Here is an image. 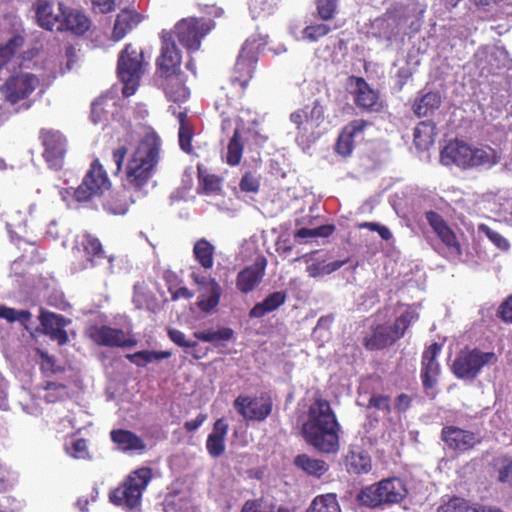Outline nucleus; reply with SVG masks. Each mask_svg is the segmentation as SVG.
I'll use <instances>...</instances> for the list:
<instances>
[{
	"mask_svg": "<svg viewBox=\"0 0 512 512\" xmlns=\"http://www.w3.org/2000/svg\"><path fill=\"white\" fill-rule=\"evenodd\" d=\"M260 45L255 40H246L243 44L233 68L228 87H222L223 95L218 96L215 108L219 112L221 128L227 131L239 117L242 108L239 100L253 77L258 62Z\"/></svg>",
	"mask_w": 512,
	"mask_h": 512,
	"instance_id": "nucleus-1",
	"label": "nucleus"
},
{
	"mask_svg": "<svg viewBox=\"0 0 512 512\" xmlns=\"http://www.w3.org/2000/svg\"><path fill=\"white\" fill-rule=\"evenodd\" d=\"M341 426L330 402L316 396L308 408L307 420L302 426L306 442L321 453H336L339 450Z\"/></svg>",
	"mask_w": 512,
	"mask_h": 512,
	"instance_id": "nucleus-2",
	"label": "nucleus"
},
{
	"mask_svg": "<svg viewBox=\"0 0 512 512\" xmlns=\"http://www.w3.org/2000/svg\"><path fill=\"white\" fill-rule=\"evenodd\" d=\"M161 139L156 132L147 133L128 160L125 186L142 191L151 180L160 159Z\"/></svg>",
	"mask_w": 512,
	"mask_h": 512,
	"instance_id": "nucleus-3",
	"label": "nucleus"
},
{
	"mask_svg": "<svg viewBox=\"0 0 512 512\" xmlns=\"http://www.w3.org/2000/svg\"><path fill=\"white\" fill-rule=\"evenodd\" d=\"M152 476V469L149 467H141L130 472L125 480L109 493L110 502L129 510L140 506L143 492Z\"/></svg>",
	"mask_w": 512,
	"mask_h": 512,
	"instance_id": "nucleus-4",
	"label": "nucleus"
},
{
	"mask_svg": "<svg viewBox=\"0 0 512 512\" xmlns=\"http://www.w3.org/2000/svg\"><path fill=\"white\" fill-rule=\"evenodd\" d=\"M145 65L143 50L132 43L126 44L119 53L117 75L124 84L122 94L125 97H129L136 92L144 74Z\"/></svg>",
	"mask_w": 512,
	"mask_h": 512,
	"instance_id": "nucleus-5",
	"label": "nucleus"
},
{
	"mask_svg": "<svg viewBox=\"0 0 512 512\" xmlns=\"http://www.w3.org/2000/svg\"><path fill=\"white\" fill-rule=\"evenodd\" d=\"M407 492V488L400 478L391 477L361 489L357 499L363 506L376 508L383 504L400 503L406 497Z\"/></svg>",
	"mask_w": 512,
	"mask_h": 512,
	"instance_id": "nucleus-6",
	"label": "nucleus"
},
{
	"mask_svg": "<svg viewBox=\"0 0 512 512\" xmlns=\"http://www.w3.org/2000/svg\"><path fill=\"white\" fill-rule=\"evenodd\" d=\"M111 181L99 159L90 164L81 184L74 190L73 197L77 202H88L103 197L110 191Z\"/></svg>",
	"mask_w": 512,
	"mask_h": 512,
	"instance_id": "nucleus-7",
	"label": "nucleus"
},
{
	"mask_svg": "<svg viewBox=\"0 0 512 512\" xmlns=\"http://www.w3.org/2000/svg\"><path fill=\"white\" fill-rule=\"evenodd\" d=\"M211 29V20L189 17L178 21L170 32L173 33V38H177L188 51H197L201 46V41Z\"/></svg>",
	"mask_w": 512,
	"mask_h": 512,
	"instance_id": "nucleus-8",
	"label": "nucleus"
},
{
	"mask_svg": "<svg viewBox=\"0 0 512 512\" xmlns=\"http://www.w3.org/2000/svg\"><path fill=\"white\" fill-rule=\"evenodd\" d=\"M496 361L494 352H483L478 348L462 350L452 364V372L459 379L473 380L485 365Z\"/></svg>",
	"mask_w": 512,
	"mask_h": 512,
	"instance_id": "nucleus-9",
	"label": "nucleus"
},
{
	"mask_svg": "<svg viewBox=\"0 0 512 512\" xmlns=\"http://www.w3.org/2000/svg\"><path fill=\"white\" fill-rule=\"evenodd\" d=\"M160 39V54L156 59L157 73L163 80H169L171 77L178 78V74H182V54L175 43L173 33L163 30Z\"/></svg>",
	"mask_w": 512,
	"mask_h": 512,
	"instance_id": "nucleus-10",
	"label": "nucleus"
},
{
	"mask_svg": "<svg viewBox=\"0 0 512 512\" xmlns=\"http://www.w3.org/2000/svg\"><path fill=\"white\" fill-rule=\"evenodd\" d=\"M85 335L89 340L100 347L130 348L137 344V341L123 329L104 324L90 325L87 327Z\"/></svg>",
	"mask_w": 512,
	"mask_h": 512,
	"instance_id": "nucleus-11",
	"label": "nucleus"
},
{
	"mask_svg": "<svg viewBox=\"0 0 512 512\" xmlns=\"http://www.w3.org/2000/svg\"><path fill=\"white\" fill-rule=\"evenodd\" d=\"M39 140L43 147V157L48 166L56 170L60 169L68 146L65 135L53 128H42L39 131Z\"/></svg>",
	"mask_w": 512,
	"mask_h": 512,
	"instance_id": "nucleus-12",
	"label": "nucleus"
},
{
	"mask_svg": "<svg viewBox=\"0 0 512 512\" xmlns=\"http://www.w3.org/2000/svg\"><path fill=\"white\" fill-rule=\"evenodd\" d=\"M233 405L244 420L263 422L272 413L273 400L268 393H261L254 397L239 395Z\"/></svg>",
	"mask_w": 512,
	"mask_h": 512,
	"instance_id": "nucleus-13",
	"label": "nucleus"
},
{
	"mask_svg": "<svg viewBox=\"0 0 512 512\" xmlns=\"http://www.w3.org/2000/svg\"><path fill=\"white\" fill-rule=\"evenodd\" d=\"M425 219L437 235L442 244L446 247L449 256L460 258L462 248L457 239L455 232L448 225L446 220L438 212L429 210L425 212Z\"/></svg>",
	"mask_w": 512,
	"mask_h": 512,
	"instance_id": "nucleus-14",
	"label": "nucleus"
},
{
	"mask_svg": "<svg viewBox=\"0 0 512 512\" xmlns=\"http://www.w3.org/2000/svg\"><path fill=\"white\" fill-rule=\"evenodd\" d=\"M41 332L56 341L59 346L65 345L69 341L68 333L65 327L71 323L70 319L61 314L49 312L41 308L38 316Z\"/></svg>",
	"mask_w": 512,
	"mask_h": 512,
	"instance_id": "nucleus-15",
	"label": "nucleus"
},
{
	"mask_svg": "<svg viewBox=\"0 0 512 512\" xmlns=\"http://www.w3.org/2000/svg\"><path fill=\"white\" fill-rule=\"evenodd\" d=\"M441 439L453 451L464 453L481 443V439L472 431L451 425L441 430Z\"/></svg>",
	"mask_w": 512,
	"mask_h": 512,
	"instance_id": "nucleus-16",
	"label": "nucleus"
},
{
	"mask_svg": "<svg viewBox=\"0 0 512 512\" xmlns=\"http://www.w3.org/2000/svg\"><path fill=\"white\" fill-rule=\"evenodd\" d=\"M440 351L441 346L434 342L429 345L422 354L420 378L426 392L433 389L437 384V378L440 374V365L437 361V357Z\"/></svg>",
	"mask_w": 512,
	"mask_h": 512,
	"instance_id": "nucleus-17",
	"label": "nucleus"
},
{
	"mask_svg": "<svg viewBox=\"0 0 512 512\" xmlns=\"http://www.w3.org/2000/svg\"><path fill=\"white\" fill-rule=\"evenodd\" d=\"M325 119V110L319 100H315L312 106H305L302 109L291 113L290 120L298 130L313 132L320 127Z\"/></svg>",
	"mask_w": 512,
	"mask_h": 512,
	"instance_id": "nucleus-18",
	"label": "nucleus"
},
{
	"mask_svg": "<svg viewBox=\"0 0 512 512\" xmlns=\"http://www.w3.org/2000/svg\"><path fill=\"white\" fill-rule=\"evenodd\" d=\"M31 90L32 75L29 73L12 75L0 86L1 94L11 104H16L25 99Z\"/></svg>",
	"mask_w": 512,
	"mask_h": 512,
	"instance_id": "nucleus-19",
	"label": "nucleus"
},
{
	"mask_svg": "<svg viewBox=\"0 0 512 512\" xmlns=\"http://www.w3.org/2000/svg\"><path fill=\"white\" fill-rule=\"evenodd\" d=\"M58 11L62 17L58 31L65 30L81 36L90 29L91 21L82 11L65 7L61 2L58 3Z\"/></svg>",
	"mask_w": 512,
	"mask_h": 512,
	"instance_id": "nucleus-20",
	"label": "nucleus"
},
{
	"mask_svg": "<svg viewBox=\"0 0 512 512\" xmlns=\"http://www.w3.org/2000/svg\"><path fill=\"white\" fill-rule=\"evenodd\" d=\"M266 259L257 261L242 269L236 277V288L244 294L253 291L262 281L265 275Z\"/></svg>",
	"mask_w": 512,
	"mask_h": 512,
	"instance_id": "nucleus-21",
	"label": "nucleus"
},
{
	"mask_svg": "<svg viewBox=\"0 0 512 512\" xmlns=\"http://www.w3.org/2000/svg\"><path fill=\"white\" fill-rule=\"evenodd\" d=\"M471 146L464 141H450L441 151L440 158L444 165L455 164L461 168H469Z\"/></svg>",
	"mask_w": 512,
	"mask_h": 512,
	"instance_id": "nucleus-22",
	"label": "nucleus"
},
{
	"mask_svg": "<svg viewBox=\"0 0 512 512\" xmlns=\"http://www.w3.org/2000/svg\"><path fill=\"white\" fill-rule=\"evenodd\" d=\"M378 91L374 90L364 78H356L355 105L367 112H378L382 108Z\"/></svg>",
	"mask_w": 512,
	"mask_h": 512,
	"instance_id": "nucleus-23",
	"label": "nucleus"
},
{
	"mask_svg": "<svg viewBox=\"0 0 512 512\" xmlns=\"http://www.w3.org/2000/svg\"><path fill=\"white\" fill-rule=\"evenodd\" d=\"M111 441L118 450L124 453L143 452L146 450V443L136 433L126 429H114L110 432Z\"/></svg>",
	"mask_w": 512,
	"mask_h": 512,
	"instance_id": "nucleus-24",
	"label": "nucleus"
},
{
	"mask_svg": "<svg viewBox=\"0 0 512 512\" xmlns=\"http://www.w3.org/2000/svg\"><path fill=\"white\" fill-rule=\"evenodd\" d=\"M142 16L135 10L122 9L116 16L111 38L118 42L122 40L141 22Z\"/></svg>",
	"mask_w": 512,
	"mask_h": 512,
	"instance_id": "nucleus-25",
	"label": "nucleus"
},
{
	"mask_svg": "<svg viewBox=\"0 0 512 512\" xmlns=\"http://www.w3.org/2000/svg\"><path fill=\"white\" fill-rule=\"evenodd\" d=\"M228 429L229 426L224 418H219L214 422L212 432L206 440V449L211 457L218 458L224 453Z\"/></svg>",
	"mask_w": 512,
	"mask_h": 512,
	"instance_id": "nucleus-26",
	"label": "nucleus"
},
{
	"mask_svg": "<svg viewBox=\"0 0 512 512\" xmlns=\"http://www.w3.org/2000/svg\"><path fill=\"white\" fill-rule=\"evenodd\" d=\"M442 97L438 91H429L418 95L413 104L412 111L418 118L431 117L440 108Z\"/></svg>",
	"mask_w": 512,
	"mask_h": 512,
	"instance_id": "nucleus-27",
	"label": "nucleus"
},
{
	"mask_svg": "<svg viewBox=\"0 0 512 512\" xmlns=\"http://www.w3.org/2000/svg\"><path fill=\"white\" fill-rule=\"evenodd\" d=\"M399 339L401 337L396 334L393 325H378L372 335L366 339L365 346L370 350H380L393 345Z\"/></svg>",
	"mask_w": 512,
	"mask_h": 512,
	"instance_id": "nucleus-28",
	"label": "nucleus"
},
{
	"mask_svg": "<svg viewBox=\"0 0 512 512\" xmlns=\"http://www.w3.org/2000/svg\"><path fill=\"white\" fill-rule=\"evenodd\" d=\"M80 246L83 250L84 258L92 267L106 258L102 243L96 236L90 233H84L82 235Z\"/></svg>",
	"mask_w": 512,
	"mask_h": 512,
	"instance_id": "nucleus-29",
	"label": "nucleus"
},
{
	"mask_svg": "<svg viewBox=\"0 0 512 512\" xmlns=\"http://www.w3.org/2000/svg\"><path fill=\"white\" fill-rule=\"evenodd\" d=\"M287 298V294L284 291H275L269 294L262 302L257 303L250 310L249 316L251 318H261L267 313L273 312L282 306Z\"/></svg>",
	"mask_w": 512,
	"mask_h": 512,
	"instance_id": "nucleus-30",
	"label": "nucleus"
},
{
	"mask_svg": "<svg viewBox=\"0 0 512 512\" xmlns=\"http://www.w3.org/2000/svg\"><path fill=\"white\" fill-rule=\"evenodd\" d=\"M179 122L178 141L182 151L187 154L193 153L192 139L194 137V126L187 112L179 111L176 114Z\"/></svg>",
	"mask_w": 512,
	"mask_h": 512,
	"instance_id": "nucleus-31",
	"label": "nucleus"
},
{
	"mask_svg": "<svg viewBox=\"0 0 512 512\" xmlns=\"http://www.w3.org/2000/svg\"><path fill=\"white\" fill-rule=\"evenodd\" d=\"M470 159L471 160H469V168H490L499 162L500 156L497 153V151L490 146H486L483 148H473L471 146Z\"/></svg>",
	"mask_w": 512,
	"mask_h": 512,
	"instance_id": "nucleus-32",
	"label": "nucleus"
},
{
	"mask_svg": "<svg viewBox=\"0 0 512 512\" xmlns=\"http://www.w3.org/2000/svg\"><path fill=\"white\" fill-rule=\"evenodd\" d=\"M297 468L303 470L307 475L320 478L329 469V465L320 459H315L307 454L297 455L294 459Z\"/></svg>",
	"mask_w": 512,
	"mask_h": 512,
	"instance_id": "nucleus-33",
	"label": "nucleus"
},
{
	"mask_svg": "<svg viewBox=\"0 0 512 512\" xmlns=\"http://www.w3.org/2000/svg\"><path fill=\"white\" fill-rule=\"evenodd\" d=\"M209 295L202 293L198 297L197 306L205 313H209L214 310L220 302L222 295V288L215 278H209L208 280Z\"/></svg>",
	"mask_w": 512,
	"mask_h": 512,
	"instance_id": "nucleus-34",
	"label": "nucleus"
},
{
	"mask_svg": "<svg viewBox=\"0 0 512 512\" xmlns=\"http://www.w3.org/2000/svg\"><path fill=\"white\" fill-rule=\"evenodd\" d=\"M36 18L39 26L52 31L61 22V13H54L53 5L49 2L39 1L36 10Z\"/></svg>",
	"mask_w": 512,
	"mask_h": 512,
	"instance_id": "nucleus-35",
	"label": "nucleus"
},
{
	"mask_svg": "<svg viewBox=\"0 0 512 512\" xmlns=\"http://www.w3.org/2000/svg\"><path fill=\"white\" fill-rule=\"evenodd\" d=\"M115 102L112 98L101 96L97 98L91 105L90 118L94 124L104 123L108 121L109 116L113 113Z\"/></svg>",
	"mask_w": 512,
	"mask_h": 512,
	"instance_id": "nucleus-36",
	"label": "nucleus"
},
{
	"mask_svg": "<svg viewBox=\"0 0 512 512\" xmlns=\"http://www.w3.org/2000/svg\"><path fill=\"white\" fill-rule=\"evenodd\" d=\"M176 77H171L169 80H164V91L168 98L174 102L185 101L189 95V89L184 84L182 74Z\"/></svg>",
	"mask_w": 512,
	"mask_h": 512,
	"instance_id": "nucleus-37",
	"label": "nucleus"
},
{
	"mask_svg": "<svg viewBox=\"0 0 512 512\" xmlns=\"http://www.w3.org/2000/svg\"><path fill=\"white\" fill-rule=\"evenodd\" d=\"M214 246L205 238H201L194 244L193 255L204 269H210L214 264Z\"/></svg>",
	"mask_w": 512,
	"mask_h": 512,
	"instance_id": "nucleus-38",
	"label": "nucleus"
},
{
	"mask_svg": "<svg viewBox=\"0 0 512 512\" xmlns=\"http://www.w3.org/2000/svg\"><path fill=\"white\" fill-rule=\"evenodd\" d=\"M306 512H341L337 495L327 493L317 495L310 503Z\"/></svg>",
	"mask_w": 512,
	"mask_h": 512,
	"instance_id": "nucleus-39",
	"label": "nucleus"
},
{
	"mask_svg": "<svg viewBox=\"0 0 512 512\" xmlns=\"http://www.w3.org/2000/svg\"><path fill=\"white\" fill-rule=\"evenodd\" d=\"M171 355L170 351L141 350L127 354L126 358L137 367H145L149 363L168 359Z\"/></svg>",
	"mask_w": 512,
	"mask_h": 512,
	"instance_id": "nucleus-40",
	"label": "nucleus"
},
{
	"mask_svg": "<svg viewBox=\"0 0 512 512\" xmlns=\"http://www.w3.org/2000/svg\"><path fill=\"white\" fill-rule=\"evenodd\" d=\"M104 209L115 215H123L129 208L125 191L109 192L102 203Z\"/></svg>",
	"mask_w": 512,
	"mask_h": 512,
	"instance_id": "nucleus-41",
	"label": "nucleus"
},
{
	"mask_svg": "<svg viewBox=\"0 0 512 512\" xmlns=\"http://www.w3.org/2000/svg\"><path fill=\"white\" fill-rule=\"evenodd\" d=\"M419 319V313L414 305H405L404 310L396 317L392 324L396 334L401 338L408 328Z\"/></svg>",
	"mask_w": 512,
	"mask_h": 512,
	"instance_id": "nucleus-42",
	"label": "nucleus"
},
{
	"mask_svg": "<svg viewBox=\"0 0 512 512\" xmlns=\"http://www.w3.org/2000/svg\"><path fill=\"white\" fill-rule=\"evenodd\" d=\"M24 38L14 35L4 44L0 45V71L11 61L14 55L23 47Z\"/></svg>",
	"mask_w": 512,
	"mask_h": 512,
	"instance_id": "nucleus-43",
	"label": "nucleus"
},
{
	"mask_svg": "<svg viewBox=\"0 0 512 512\" xmlns=\"http://www.w3.org/2000/svg\"><path fill=\"white\" fill-rule=\"evenodd\" d=\"M194 337L203 342L217 344L219 342L230 341L234 337V331L230 327H221L217 331H196Z\"/></svg>",
	"mask_w": 512,
	"mask_h": 512,
	"instance_id": "nucleus-44",
	"label": "nucleus"
},
{
	"mask_svg": "<svg viewBox=\"0 0 512 512\" xmlns=\"http://www.w3.org/2000/svg\"><path fill=\"white\" fill-rule=\"evenodd\" d=\"M497 481L512 488V457L501 456L493 460Z\"/></svg>",
	"mask_w": 512,
	"mask_h": 512,
	"instance_id": "nucleus-45",
	"label": "nucleus"
},
{
	"mask_svg": "<svg viewBox=\"0 0 512 512\" xmlns=\"http://www.w3.org/2000/svg\"><path fill=\"white\" fill-rule=\"evenodd\" d=\"M243 148L240 131L235 129L227 146L226 163L230 166L238 165L242 158Z\"/></svg>",
	"mask_w": 512,
	"mask_h": 512,
	"instance_id": "nucleus-46",
	"label": "nucleus"
},
{
	"mask_svg": "<svg viewBox=\"0 0 512 512\" xmlns=\"http://www.w3.org/2000/svg\"><path fill=\"white\" fill-rule=\"evenodd\" d=\"M249 11L254 19H265L274 14L276 3L274 0H249Z\"/></svg>",
	"mask_w": 512,
	"mask_h": 512,
	"instance_id": "nucleus-47",
	"label": "nucleus"
},
{
	"mask_svg": "<svg viewBox=\"0 0 512 512\" xmlns=\"http://www.w3.org/2000/svg\"><path fill=\"white\" fill-rule=\"evenodd\" d=\"M0 319H5L9 323L19 322L28 330L27 324L30 322L31 313L28 310H17L0 305Z\"/></svg>",
	"mask_w": 512,
	"mask_h": 512,
	"instance_id": "nucleus-48",
	"label": "nucleus"
},
{
	"mask_svg": "<svg viewBox=\"0 0 512 512\" xmlns=\"http://www.w3.org/2000/svg\"><path fill=\"white\" fill-rule=\"evenodd\" d=\"M427 129L432 131L433 127L425 121L420 122L414 129L413 141L415 146L420 150H426L433 144L432 135L426 132Z\"/></svg>",
	"mask_w": 512,
	"mask_h": 512,
	"instance_id": "nucleus-49",
	"label": "nucleus"
},
{
	"mask_svg": "<svg viewBox=\"0 0 512 512\" xmlns=\"http://www.w3.org/2000/svg\"><path fill=\"white\" fill-rule=\"evenodd\" d=\"M470 510V501L459 496L443 500L437 508V512H470Z\"/></svg>",
	"mask_w": 512,
	"mask_h": 512,
	"instance_id": "nucleus-50",
	"label": "nucleus"
},
{
	"mask_svg": "<svg viewBox=\"0 0 512 512\" xmlns=\"http://www.w3.org/2000/svg\"><path fill=\"white\" fill-rule=\"evenodd\" d=\"M479 231L484 235L500 250L508 251L510 249L509 241L497 231L491 229L486 224L479 225Z\"/></svg>",
	"mask_w": 512,
	"mask_h": 512,
	"instance_id": "nucleus-51",
	"label": "nucleus"
},
{
	"mask_svg": "<svg viewBox=\"0 0 512 512\" xmlns=\"http://www.w3.org/2000/svg\"><path fill=\"white\" fill-rule=\"evenodd\" d=\"M349 466L354 473H368L371 470V460L362 453H352L349 457Z\"/></svg>",
	"mask_w": 512,
	"mask_h": 512,
	"instance_id": "nucleus-52",
	"label": "nucleus"
},
{
	"mask_svg": "<svg viewBox=\"0 0 512 512\" xmlns=\"http://www.w3.org/2000/svg\"><path fill=\"white\" fill-rule=\"evenodd\" d=\"M330 31L331 27L327 24H313L306 26L302 31V35L304 39L315 42L326 36Z\"/></svg>",
	"mask_w": 512,
	"mask_h": 512,
	"instance_id": "nucleus-53",
	"label": "nucleus"
},
{
	"mask_svg": "<svg viewBox=\"0 0 512 512\" xmlns=\"http://www.w3.org/2000/svg\"><path fill=\"white\" fill-rule=\"evenodd\" d=\"M198 179L205 193H216L221 190V178L215 174H207L199 171Z\"/></svg>",
	"mask_w": 512,
	"mask_h": 512,
	"instance_id": "nucleus-54",
	"label": "nucleus"
},
{
	"mask_svg": "<svg viewBox=\"0 0 512 512\" xmlns=\"http://www.w3.org/2000/svg\"><path fill=\"white\" fill-rule=\"evenodd\" d=\"M37 355L40 357V368L43 373L55 374L57 372H61L63 369L57 365L56 359L54 356H50L47 352L36 348L35 349Z\"/></svg>",
	"mask_w": 512,
	"mask_h": 512,
	"instance_id": "nucleus-55",
	"label": "nucleus"
},
{
	"mask_svg": "<svg viewBox=\"0 0 512 512\" xmlns=\"http://www.w3.org/2000/svg\"><path fill=\"white\" fill-rule=\"evenodd\" d=\"M337 9V0H316L318 17L323 21L331 20Z\"/></svg>",
	"mask_w": 512,
	"mask_h": 512,
	"instance_id": "nucleus-56",
	"label": "nucleus"
},
{
	"mask_svg": "<svg viewBox=\"0 0 512 512\" xmlns=\"http://www.w3.org/2000/svg\"><path fill=\"white\" fill-rule=\"evenodd\" d=\"M241 512H275V506L262 498L247 500Z\"/></svg>",
	"mask_w": 512,
	"mask_h": 512,
	"instance_id": "nucleus-57",
	"label": "nucleus"
},
{
	"mask_svg": "<svg viewBox=\"0 0 512 512\" xmlns=\"http://www.w3.org/2000/svg\"><path fill=\"white\" fill-rule=\"evenodd\" d=\"M354 141L355 140L342 129L336 142V152L343 157L349 156L354 149Z\"/></svg>",
	"mask_w": 512,
	"mask_h": 512,
	"instance_id": "nucleus-58",
	"label": "nucleus"
},
{
	"mask_svg": "<svg viewBox=\"0 0 512 512\" xmlns=\"http://www.w3.org/2000/svg\"><path fill=\"white\" fill-rule=\"evenodd\" d=\"M372 126V123L364 119H354L343 127L354 140L360 136H363L364 131Z\"/></svg>",
	"mask_w": 512,
	"mask_h": 512,
	"instance_id": "nucleus-59",
	"label": "nucleus"
},
{
	"mask_svg": "<svg viewBox=\"0 0 512 512\" xmlns=\"http://www.w3.org/2000/svg\"><path fill=\"white\" fill-rule=\"evenodd\" d=\"M368 408H374L389 414L392 410L390 397L382 394H374L368 401Z\"/></svg>",
	"mask_w": 512,
	"mask_h": 512,
	"instance_id": "nucleus-60",
	"label": "nucleus"
},
{
	"mask_svg": "<svg viewBox=\"0 0 512 512\" xmlns=\"http://www.w3.org/2000/svg\"><path fill=\"white\" fill-rule=\"evenodd\" d=\"M239 187L243 192L257 193L260 188V181L252 172H246L240 180Z\"/></svg>",
	"mask_w": 512,
	"mask_h": 512,
	"instance_id": "nucleus-61",
	"label": "nucleus"
},
{
	"mask_svg": "<svg viewBox=\"0 0 512 512\" xmlns=\"http://www.w3.org/2000/svg\"><path fill=\"white\" fill-rule=\"evenodd\" d=\"M68 453L76 459L89 458V451L87 441L83 438H78L71 443Z\"/></svg>",
	"mask_w": 512,
	"mask_h": 512,
	"instance_id": "nucleus-62",
	"label": "nucleus"
},
{
	"mask_svg": "<svg viewBox=\"0 0 512 512\" xmlns=\"http://www.w3.org/2000/svg\"><path fill=\"white\" fill-rule=\"evenodd\" d=\"M169 339L176 345L182 348H196L198 343L195 341L186 340L185 334L178 329H168Z\"/></svg>",
	"mask_w": 512,
	"mask_h": 512,
	"instance_id": "nucleus-63",
	"label": "nucleus"
},
{
	"mask_svg": "<svg viewBox=\"0 0 512 512\" xmlns=\"http://www.w3.org/2000/svg\"><path fill=\"white\" fill-rule=\"evenodd\" d=\"M497 317L506 324H512V295L508 296L499 306Z\"/></svg>",
	"mask_w": 512,
	"mask_h": 512,
	"instance_id": "nucleus-64",
	"label": "nucleus"
}]
</instances>
